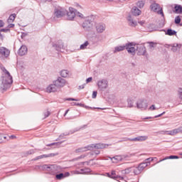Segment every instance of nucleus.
<instances>
[{"instance_id":"1","label":"nucleus","mask_w":182,"mask_h":182,"mask_svg":"<svg viewBox=\"0 0 182 182\" xmlns=\"http://www.w3.org/2000/svg\"><path fill=\"white\" fill-rule=\"evenodd\" d=\"M41 168L48 171V174L51 176H55V174H58V173H60L63 170L62 166L56 164H44L41 166Z\"/></svg>"},{"instance_id":"2","label":"nucleus","mask_w":182,"mask_h":182,"mask_svg":"<svg viewBox=\"0 0 182 182\" xmlns=\"http://www.w3.org/2000/svg\"><path fill=\"white\" fill-rule=\"evenodd\" d=\"M126 49L128 53H130L132 56L136 55V48L133 47V43H127L124 46H116L114 50V53H117V52H122Z\"/></svg>"},{"instance_id":"3","label":"nucleus","mask_w":182,"mask_h":182,"mask_svg":"<svg viewBox=\"0 0 182 182\" xmlns=\"http://www.w3.org/2000/svg\"><path fill=\"white\" fill-rule=\"evenodd\" d=\"M95 18H96V16L93 15L87 16L82 24V28L87 30L90 29L93 25V22H95Z\"/></svg>"},{"instance_id":"4","label":"nucleus","mask_w":182,"mask_h":182,"mask_svg":"<svg viewBox=\"0 0 182 182\" xmlns=\"http://www.w3.org/2000/svg\"><path fill=\"white\" fill-rule=\"evenodd\" d=\"M14 83V80H4L2 81V83L0 86V89L1 92H6L9 87H11V85Z\"/></svg>"},{"instance_id":"5","label":"nucleus","mask_w":182,"mask_h":182,"mask_svg":"<svg viewBox=\"0 0 182 182\" xmlns=\"http://www.w3.org/2000/svg\"><path fill=\"white\" fill-rule=\"evenodd\" d=\"M97 87L100 90H106L109 86V82L106 79L100 80L97 81Z\"/></svg>"},{"instance_id":"6","label":"nucleus","mask_w":182,"mask_h":182,"mask_svg":"<svg viewBox=\"0 0 182 182\" xmlns=\"http://www.w3.org/2000/svg\"><path fill=\"white\" fill-rule=\"evenodd\" d=\"M147 167V165L146 164H139L138 166L132 168V171L135 176H139V174H141V171L144 170Z\"/></svg>"},{"instance_id":"7","label":"nucleus","mask_w":182,"mask_h":182,"mask_svg":"<svg viewBox=\"0 0 182 182\" xmlns=\"http://www.w3.org/2000/svg\"><path fill=\"white\" fill-rule=\"evenodd\" d=\"M151 11L154 12H157L159 15H161V16H164V13L163 12V9L160 8V4L154 3L150 6Z\"/></svg>"},{"instance_id":"8","label":"nucleus","mask_w":182,"mask_h":182,"mask_svg":"<svg viewBox=\"0 0 182 182\" xmlns=\"http://www.w3.org/2000/svg\"><path fill=\"white\" fill-rule=\"evenodd\" d=\"M77 10L73 9V7H69V12L66 11L67 18L68 21H73L76 18Z\"/></svg>"},{"instance_id":"9","label":"nucleus","mask_w":182,"mask_h":182,"mask_svg":"<svg viewBox=\"0 0 182 182\" xmlns=\"http://www.w3.org/2000/svg\"><path fill=\"white\" fill-rule=\"evenodd\" d=\"M147 139V136H139L135 138H125L124 141H146Z\"/></svg>"},{"instance_id":"10","label":"nucleus","mask_w":182,"mask_h":182,"mask_svg":"<svg viewBox=\"0 0 182 182\" xmlns=\"http://www.w3.org/2000/svg\"><path fill=\"white\" fill-rule=\"evenodd\" d=\"M149 106L147 102L144 101V100H139L136 102V107L137 109H140L141 110H146Z\"/></svg>"},{"instance_id":"11","label":"nucleus","mask_w":182,"mask_h":182,"mask_svg":"<svg viewBox=\"0 0 182 182\" xmlns=\"http://www.w3.org/2000/svg\"><path fill=\"white\" fill-rule=\"evenodd\" d=\"M54 15L57 18H63L66 15V10L63 9H55L54 10Z\"/></svg>"},{"instance_id":"12","label":"nucleus","mask_w":182,"mask_h":182,"mask_svg":"<svg viewBox=\"0 0 182 182\" xmlns=\"http://www.w3.org/2000/svg\"><path fill=\"white\" fill-rule=\"evenodd\" d=\"M137 50V55L138 56H144L146 55V49L144 46H136V49H135V51Z\"/></svg>"},{"instance_id":"13","label":"nucleus","mask_w":182,"mask_h":182,"mask_svg":"<svg viewBox=\"0 0 182 182\" xmlns=\"http://www.w3.org/2000/svg\"><path fill=\"white\" fill-rule=\"evenodd\" d=\"M95 29L97 33H103L106 31V25L103 23H98L95 25Z\"/></svg>"},{"instance_id":"14","label":"nucleus","mask_w":182,"mask_h":182,"mask_svg":"<svg viewBox=\"0 0 182 182\" xmlns=\"http://www.w3.org/2000/svg\"><path fill=\"white\" fill-rule=\"evenodd\" d=\"M54 83L57 85L58 88L63 87L66 85V80L58 77V79L54 81Z\"/></svg>"},{"instance_id":"15","label":"nucleus","mask_w":182,"mask_h":182,"mask_svg":"<svg viewBox=\"0 0 182 182\" xmlns=\"http://www.w3.org/2000/svg\"><path fill=\"white\" fill-rule=\"evenodd\" d=\"M10 53H11V51H9L8 48L5 47H0V55H1V56H4V58H8Z\"/></svg>"},{"instance_id":"16","label":"nucleus","mask_w":182,"mask_h":182,"mask_svg":"<svg viewBox=\"0 0 182 182\" xmlns=\"http://www.w3.org/2000/svg\"><path fill=\"white\" fill-rule=\"evenodd\" d=\"M28 53V48L26 46H21V47L18 50V55L19 56H23Z\"/></svg>"},{"instance_id":"17","label":"nucleus","mask_w":182,"mask_h":182,"mask_svg":"<svg viewBox=\"0 0 182 182\" xmlns=\"http://www.w3.org/2000/svg\"><path fill=\"white\" fill-rule=\"evenodd\" d=\"M161 31L165 32V35H168V36H174V35H177V31L171 28H168L167 30L162 29Z\"/></svg>"},{"instance_id":"18","label":"nucleus","mask_w":182,"mask_h":182,"mask_svg":"<svg viewBox=\"0 0 182 182\" xmlns=\"http://www.w3.org/2000/svg\"><path fill=\"white\" fill-rule=\"evenodd\" d=\"M58 89H59L58 85L55 83V82H53V84L50 85L47 87V92H48L49 93H52V92H56Z\"/></svg>"},{"instance_id":"19","label":"nucleus","mask_w":182,"mask_h":182,"mask_svg":"<svg viewBox=\"0 0 182 182\" xmlns=\"http://www.w3.org/2000/svg\"><path fill=\"white\" fill-rule=\"evenodd\" d=\"M53 46L58 52H63L62 51V49H63V43L62 41L53 44Z\"/></svg>"},{"instance_id":"20","label":"nucleus","mask_w":182,"mask_h":182,"mask_svg":"<svg viewBox=\"0 0 182 182\" xmlns=\"http://www.w3.org/2000/svg\"><path fill=\"white\" fill-rule=\"evenodd\" d=\"M111 178H112L113 180H124V178L123 176L116 174V171H111Z\"/></svg>"},{"instance_id":"21","label":"nucleus","mask_w":182,"mask_h":182,"mask_svg":"<svg viewBox=\"0 0 182 182\" xmlns=\"http://www.w3.org/2000/svg\"><path fill=\"white\" fill-rule=\"evenodd\" d=\"M132 14L134 15V16H139L141 15V10L139 9L137 6H134L132 9Z\"/></svg>"},{"instance_id":"22","label":"nucleus","mask_w":182,"mask_h":182,"mask_svg":"<svg viewBox=\"0 0 182 182\" xmlns=\"http://www.w3.org/2000/svg\"><path fill=\"white\" fill-rule=\"evenodd\" d=\"M127 21L129 26H132V28H136V26H137V21L133 20L131 16H128Z\"/></svg>"},{"instance_id":"23","label":"nucleus","mask_w":182,"mask_h":182,"mask_svg":"<svg viewBox=\"0 0 182 182\" xmlns=\"http://www.w3.org/2000/svg\"><path fill=\"white\" fill-rule=\"evenodd\" d=\"M180 159V157L177 155H171L169 156H166L163 159L159 160L157 163H161V161H164V160H168V159L174 160V159Z\"/></svg>"},{"instance_id":"24","label":"nucleus","mask_w":182,"mask_h":182,"mask_svg":"<svg viewBox=\"0 0 182 182\" xmlns=\"http://www.w3.org/2000/svg\"><path fill=\"white\" fill-rule=\"evenodd\" d=\"M94 146H95V149H106L109 147V144H102V143L94 144Z\"/></svg>"},{"instance_id":"25","label":"nucleus","mask_w":182,"mask_h":182,"mask_svg":"<svg viewBox=\"0 0 182 182\" xmlns=\"http://www.w3.org/2000/svg\"><path fill=\"white\" fill-rule=\"evenodd\" d=\"M173 12L175 14H182V6L178 5V4H176L175 6H174Z\"/></svg>"},{"instance_id":"26","label":"nucleus","mask_w":182,"mask_h":182,"mask_svg":"<svg viewBox=\"0 0 182 182\" xmlns=\"http://www.w3.org/2000/svg\"><path fill=\"white\" fill-rule=\"evenodd\" d=\"M2 70L5 73V75H7L6 80H13L12 75H11V73H9V71H8V70H6V68H3Z\"/></svg>"},{"instance_id":"27","label":"nucleus","mask_w":182,"mask_h":182,"mask_svg":"<svg viewBox=\"0 0 182 182\" xmlns=\"http://www.w3.org/2000/svg\"><path fill=\"white\" fill-rule=\"evenodd\" d=\"M81 174H89V173H92V169L90 168L85 167L84 168L80 169Z\"/></svg>"},{"instance_id":"28","label":"nucleus","mask_w":182,"mask_h":182,"mask_svg":"<svg viewBox=\"0 0 182 182\" xmlns=\"http://www.w3.org/2000/svg\"><path fill=\"white\" fill-rule=\"evenodd\" d=\"M15 18H16V14H11L7 20L8 23H12L15 21Z\"/></svg>"},{"instance_id":"29","label":"nucleus","mask_w":182,"mask_h":182,"mask_svg":"<svg viewBox=\"0 0 182 182\" xmlns=\"http://www.w3.org/2000/svg\"><path fill=\"white\" fill-rule=\"evenodd\" d=\"M173 134L175 136V134H178V133H181L182 134V126L178 127L177 129H173Z\"/></svg>"},{"instance_id":"30","label":"nucleus","mask_w":182,"mask_h":182,"mask_svg":"<svg viewBox=\"0 0 182 182\" xmlns=\"http://www.w3.org/2000/svg\"><path fill=\"white\" fill-rule=\"evenodd\" d=\"M60 76H62V77H68V76H69V70H61Z\"/></svg>"},{"instance_id":"31","label":"nucleus","mask_w":182,"mask_h":182,"mask_svg":"<svg viewBox=\"0 0 182 182\" xmlns=\"http://www.w3.org/2000/svg\"><path fill=\"white\" fill-rule=\"evenodd\" d=\"M153 160H154V158H151V157L148 158V159H145L144 162L141 163V164H145V166L146 165V167H147L148 166H150V162L153 161Z\"/></svg>"},{"instance_id":"32","label":"nucleus","mask_w":182,"mask_h":182,"mask_svg":"<svg viewBox=\"0 0 182 182\" xmlns=\"http://www.w3.org/2000/svg\"><path fill=\"white\" fill-rule=\"evenodd\" d=\"M159 134H167L168 136H173V130L171 131H160L159 132Z\"/></svg>"},{"instance_id":"33","label":"nucleus","mask_w":182,"mask_h":182,"mask_svg":"<svg viewBox=\"0 0 182 182\" xmlns=\"http://www.w3.org/2000/svg\"><path fill=\"white\" fill-rule=\"evenodd\" d=\"M136 6L138 8H139L140 9H141V8H144V1L143 0H140V1H138L136 4Z\"/></svg>"},{"instance_id":"34","label":"nucleus","mask_w":182,"mask_h":182,"mask_svg":"<svg viewBox=\"0 0 182 182\" xmlns=\"http://www.w3.org/2000/svg\"><path fill=\"white\" fill-rule=\"evenodd\" d=\"M62 143H63V141L53 142V143L47 144V146L50 147V146H55V147H59L60 144H62Z\"/></svg>"},{"instance_id":"35","label":"nucleus","mask_w":182,"mask_h":182,"mask_svg":"<svg viewBox=\"0 0 182 182\" xmlns=\"http://www.w3.org/2000/svg\"><path fill=\"white\" fill-rule=\"evenodd\" d=\"M55 156H58V153H56V154H43V155H41V157H42V159H47L48 157H55Z\"/></svg>"},{"instance_id":"36","label":"nucleus","mask_w":182,"mask_h":182,"mask_svg":"<svg viewBox=\"0 0 182 182\" xmlns=\"http://www.w3.org/2000/svg\"><path fill=\"white\" fill-rule=\"evenodd\" d=\"M84 149L85 151H87V150H93V149H95V144H91L90 145L84 146Z\"/></svg>"},{"instance_id":"37","label":"nucleus","mask_w":182,"mask_h":182,"mask_svg":"<svg viewBox=\"0 0 182 182\" xmlns=\"http://www.w3.org/2000/svg\"><path fill=\"white\" fill-rule=\"evenodd\" d=\"M87 46H89V41H86L84 43H82L80 46V49H81L82 50L86 49V48H87Z\"/></svg>"},{"instance_id":"38","label":"nucleus","mask_w":182,"mask_h":182,"mask_svg":"<svg viewBox=\"0 0 182 182\" xmlns=\"http://www.w3.org/2000/svg\"><path fill=\"white\" fill-rule=\"evenodd\" d=\"M56 180H62V178H65V174L63 173H60L55 175Z\"/></svg>"},{"instance_id":"39","label":"nucleus","mask_w":182,"mask_h":182,"mask_svg":"<svg viewBox=\"0 0 182 182\" xmlns=\"http://www.w3.org/2000/svg\"><path fill=\"white\" fill-rule=\"evenodd\" d=\"M132 168H127L124 170L122 171V174H130V173L132 172Z\"/></svg>"},{"instance_id":"40","label":"nucleus","mask_w":182,"mask_h":182,"mask_svg":"<svg viewBox=\"0 0 182 182\" xmlns=\"http://www.w3.org/2000/svg\"><path fill=\"white\" fill-rule=\"evenodd\" d=\"M116 160L117 161H122L123 160V157L120 155L115 156L112 158V160Z\"/></svg>"},{"instance_id":"41","label":"nucleus","mask_w":182,"mask_h":182,"mask_svg":"<svg viewBox=\"0 0 182 182\" xmlns=\"http://www.w3.org/2000/svg\"><path fill=\"white\" fill-rule=\"evenodd\" d=\"M174 22H175L176 25L180 24V22H181V17H180V16H177L175 18V21Z\"/></svg>"},{"instance_id":"42","label":"nucleus","mask_w":182,"mask_h":182,"mask_svg":"<svg viewBox=\"0 0 182 182\" xmlns=\"http://www.w3.org/2000/svg\"><path fill=\"white\" fill-rule=\"evenodd\" d=\"M177 48H181V45L180 44H176V46H173L171 48V51L172 52H177Z\"/></svg>"},{"instance_id":"43","label":"nucleus","mask_w":182,"mask_h":182,"mask_svg":"<svg viewBox=\"0 0 182 182\" xmlns=\"http://www.w3.org/2000/svg\"><path fill=\"white\" fill-rule=\"evenodd\" d=\"M83 151H86L85 149V146L75 149V153H83Z\"/></svg>"},{"instance_id":"44","label":"nucleus","mask_w":182,"mask_h":182,"mask_svg":"<svg viewBox=\"0 0 182 182\" xmlns=\"http://www.w3.org/2000/svg\"><path fill=\"white\" fill-rule=\"evenodd\" d=\"M35 153H36L35 149H30V150H28V151H27L26 152V154L27 156H29V155H31V154H35Z\"/></svg>"},{"instance_id":"45","label":"nucleus","mask_w":182,"mask_h":182,"mask_svg":"<svg viewBox=\"0 0 182 182\" xmlns=\"http://www.w3.org/2000/svg\"><path fill=\"white\" fill-rule=\"evenodd\" d=\"M73 106H80V107H85V104L79 103V102H72Z\"/></svg>"},{"instance_id":"46","label":"nucleus","mask_w":182,"mask_h":182,"mask_svg":"<svg viewBox=\"0 0 182 182\" xmlns=\"http://www.w3.org/2000/svg\"><path fill=\"white\" fill-rule=\"evenodd\" d=\"M76 131H69V132H66L63 133V136H70V134H73V133H75Z\"/></svg>"},{"instance_id":"47","label":"nucleus","mask_w":182,"mask_h":182,"mask_svg":"<svg viewBox=\"0 0 182 182\" xmlns=\"http://www.w3.org/2000/svg\"><path fill=\"white\" fill-rule=\"evenodd\" d=\"M178 95L179 99H181V100H182V88L181 87L178 88Z\"/></svg>"},{"instance_id":"48","label":"nucleus","mask_w":182,"mask_h":182,"mask_svg":"<svg viewBox=\"0 0 182 182\" xmlns=\"http://www.w3.org/2000/svg\"><path fill=\"white\" fill-rule=\"evenodd\" d=\"M85 107V109H100L101 110H105V108H100V107L93 108L92 107H89V106L85 105H84V107Z\"/></svg>"},{"instance_id":"49","label":"nucleus","mask_w":182,"mask_h":182,"mask_svg":"<svg viewBox=\"0 0 182 182\" xmlns=\"http://www.w3.org/2000/svg\"><path fill=\"white\" fill-rule=\"evenodd\" d=\"M63 139H65V135H63V133L61 134L58 138L55 140V141H59V140H62Z\"/></svg>"},{"instance_id":"50","label":"nucleus","mask_w":182,"mask_h":182,"mask_svg":"<svg viewBox=\"0 0 182 182\" xmlns=\"http://www.w3.org/2000/svg\"><path fill=\"white\" fill-rule=\"evenodd\" d=\"M77 15V16H78V18H84L85 16H83V14H82V13L77 11L75 14V16Z\"/></svg>"},{"instance_id":"51","label":"nucleus","mask_w":182,"mask_h":182,"mask_svg":"<svg viewBox=\"0 0 182 182\" xmlns=\"http://www.w3.org/2000/svg\"><path fill=\"white\" fill-rule=\"evenodd\" d=\"M93 154H95V156H99V154H100V151L95 150V151H94V152L90 153L91 156H93Z\"/></svg>"},{"instance_id":"52","label":"nucleus","mask_w":182,"mask_h":182,"mask_svg":"<svg viewBox=\"0 0 182 182\" xmlns=\"http://www.w3.org/2000/svg\"><path fill=\"white\" fill-rule=\"evenodd\" d=\"M127 103L129 107H133V101L132 100H128Z\"/></svg>"},{"instance_id":"53","label":"nucleus","mask_w":182,"mask_h":182,"mask_svg":"<svg viewBox=\"0 0 182 182\" xmlns=\"http://www.w3.org/2000/svg\"><path fill=\"white\" fill-rule=\"evenodd\" d=\"M65 100H68V102H70V101H72V102H79V100L75 99V98H70V97L65 99Z\"/></svg>"},{"instance_id":"54","label":"nucleus","mask_w":182,"mask_h":182,"mask_svg":"<svg viewBox=\"0 0 182 182\" xmlns=\"http://www.w3.org/2000/svg\"><path fill=\"white\" fill-rule=\"evenodd\" d=\"M92 97V99H96V97H97V91H93Z\"/></svg>"},{"instance_id":"55","label":"nucleus","mask_w":182,"mask_h":182,"mask_svg":"<svg viewBox=\"0 0 182 182\" xmlns=\"http://www.w3.org/2000/svg\"><path fill=\"white\" fill-rule=\"evenodd\" d=\"M42 158V155L38 156L33 159V161H38V160H41Z\"/></svg>"},{"instance_id":"56","label":"nucleus","mask_w":182,"mask_h":182,"mask_svg":"<svg viewBox=\"0 0 182 182\" xmlns=\"http://www.w3.org/2000/svg\"><path fill=\"white\" fill-rule=\"evenodd\" d=\"M10 29L9 28H1L0 29V32H4L5 33L9 32Z\"/></svg>"},{"instance_id":"57","label":"nucleus","mask_w":182,"mask_h":182,"mask_svg":"<svg viewBox=\"0 0 182 182\" xmlns=\"http://www.w3.org/2000/svg\"><path fill=\"white\" fill-rule=\"evenodd\" d=\"M50 116V112L48 111L44 113V119H46V117H49Z\"/></svg>"},{"instance_id":"58","label":"nucleus","mask_w":182,"mask_h":182,"mask_svg":"<svg viewBox=\"0 0 182 182\" xmlns=\"http://www.w3.org/2000/svg\"><path fill=\"white\" fill-rule=\"evenodd\" d=\"M163 114H166V112H163L161 114L156 115L155 117H154V118L157 119V117H161V116H163Z\"/></svg>"},{"instance_id":"59","label":"nucleus","mask_w":182,"mask_h":182,"mask_svg":"<svg viewBox=\"0 0 182 182\" xmlns=\"http://www.w3.org/2000/svg\"><path fill=\"white\" fill-rule=\"evenodd\" d=\"M92 80H93V77H90L87 78L86 83H90V82H92Z\"/></svg>"},{"instance_id":"60","label":"nucleus","mask_w":182,"mask_h":182,"mask_svg":"<svg viewBox=\"0 0 182 182\" xmlns=\"http://www.w3.org/2000/svg\"><path fill=\"white\" fill-rule=\"evenodd\" d=\"M73 174H82V171L75 170V171H73Z\"/></svg>"},{"instance_id":"61","label":"nucleus","mask_w":182,"mask_h":182,"mask_svg":"<svg viewBox=\"0 0 182 182\" xmlns=\"http://www.w3.org/2000/svg\"><path fill=\"white\" fill-rule=\"evenodd\" d=\"M122 160H124V159H130V155L124 154V155H122Z\"/></svg>"},{"instance_id":"62","label":"nucleus","mask_w":182,"mask_h":182,"mask_svg":"<svg viewBox=\"0 0 182 182\" xmlns=\"http://www.w3.org/2000/svg\"><path fill=\"white\" fill-rule=\"evenodd\" d=\"M14 26H15V24L10 23V24L8 25L7 29H11V28H14Z\"/></svg>"},{"instance_id":"63","label":"nucleus","mask_w":182,"mask_h":182,"mask_svg":"<svg viewBox=\"0 0 182 182\" xmlns=\"http://www.w3.org/2000/svg\"><path fill=\"white\" fill-rule=\"evenodd\" d=\"M149 110H156V105H152L149 107Z\"/></svg>"},{"instance_id":"64","label":"nucleus","mask_w":182,"mask_h":182,"mask_svg":"<svg viewBox=\"0 0 182 182\" xmlns=\"http://www.w3.org/2000/svg\"><path fill=\"white\" fill-rule=\"evenodd\" d=\"M155 45H156V43L154 42H150L149 43V47L150 48H154Z\"/></svg>"}]
</instances>
